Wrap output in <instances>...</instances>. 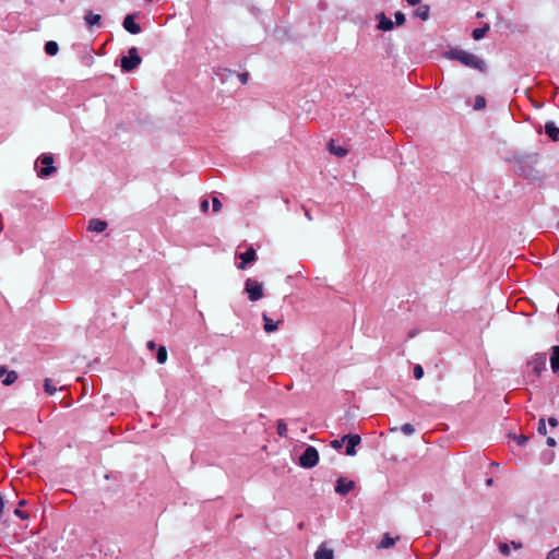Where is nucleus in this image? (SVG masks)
I'll list each match as a JSON object with an SVG mask.
<instances>
[{"label":"nucleus","mask_w":559,"mask_h":559,"mask_svg":"<svg viewBox=\"0 0 559 559\" xmlns=\"http://www.w3.org/2000/svg\"><path fill=\"white\" fill-rule=\"evenodd\" d=\"M445 57L450 60H456L463 66L478 70L480 72L486 71V62L481 58L463 49H451L445 52Z\"/></svg>","instance_id":"1"},{"label":"nucleus","mask_w":559,"mask_h":559,"mask_svg":"<svg viewBox=\"0 0 559 559\" xmlns=\"http://www.w3.org/2000/svg\"><path fill=\"white\" fill-rule=\"evenodd\" d=\"M245 292L251 301H258L264 296L263 284L253 278L246 280Z\"/></svg>","instance_id":"2"},{"label":"nucleus","mask_w":559,"mask_h":559,"mask_svg":"<svg viewBox=\"0 0 559 559\" xmlns=\"http://www.w3.org/2000/svg\"><path fill=\"white\" fill-rule=\"evenodd\" d=\"M142 62L139 51L135 47L128 50V56L121 58V68L124 72L134 70Z\"/></svg>","instance_id":"3"},{"label":"nucleus","mask_w":559,"mask_h":559,"mask_svg":"<svg viewBox=\"0 0 559 559\" xmlns=\"http://www.w3.org/2000/svg\"><path fill=\"white\" fill-rule=\"evenodd\" d=\"M319 462V452L314 447H307L299 457V464L305 468H311Z\"/></svg>","instance_id":"4"},{"label":"nucleus","mask_w":559,"mask_h":559,"mask_svg":"<svg viewBox=\"0 0 559 559\" xmlns=\"http://www.w3.org/2000/svg\"><path fill=\"white\" fill-rule=\"evenodd\" d=\"M38 160L44 165V167L37 173L38 177L47 178L56 173L57 168L52 165L53 156L51 154H44L39 157Z\"/></svg>","instance_id":"5"},{"label":"nucleus","mask_w":559,"mask_h":559,"mask_svg":"<svg viewBox=\"0 0 559 559\" xmlns=\"http://www.w3.org/2000/svg\"><path fill=\"white\" fill-rule=\"evenodd\" d=\"M238 258L241 260L237 265L238 269L245 270L248 263H252L257 260V252L252 247H249L245 252L239 253Z\"/></svg>","instance_id":"6"},{"label":"nucleus","mask_w":559,"mask_h":559,"mask_svg":"<svg viewBox=\"0 0 559 559\" xmlns=\"http://www.w3.org/2000/svg\"><path fill=\"white\" fill-rule=\"evenodd\" d=\"M345 443L346 445V454L348 456L356 455L355 448L361 442V438L359 435H345Z\"/></svg>","instance_id":"7"},{"label":"nucleus","mask_w":559,"mask_h":559,"mask_svg":"<svg viewBox=\"0 0 559 559\" xmlns=\"http://www.w3.org/2000/svg\"><path fill=\"white\" fill-rule=\"evenodd\" d=\"M355 488V483L353 480H347L344 477L337 479L335 491L342 496L347 495Z\"/></svg>","instance_id":"8"},{"label":"nucleus","mask_w":559,"mask_h":559,"mask_svg":"<svg viewBox=\"0 0 559 559\" xmlns=\"http://www.w3.org/2000/svg\"><path fill=\"white\" fill-rule=\"evenodd\" d=\"M17 379V373L13 370H8L4 366H0V380L4 385H11Z\"/></svg>","instance_id":"9"},{"label":"nucleus","mask_w":559,"mask_h":559,"mask_svg":"<svg viewBox=\"0 0 559 559\" xmlns=\"http://www.w3.org/2000/svg\"><path fill=\"white\" fill-rule=\"evenodd\" d=\"M530 366H532L533 371L535 373H540L546 366V357L544 354H537L533 357V359L530 361Z\"/></svg>","instance_id":"10"},{"label":"nucleus","mask_w":559,"mask_h":559,"mask_svg":"<svg viewBox=\"0 0 559 559\" xmlns=\"http://www.w3.org/2000/svg\"><path fill=\"white\" fill-rule=\"evenodd\" d=\"M123 27L131 34H139L141 32V27L138 23L134 22V16L132 14H129L124 17Z\"/></svg>","instance_id":"11"},{"label":"nucleus","mask_w":559,"mask_h":559,"mask_svg":"<svg viewBox=\"0 0 559 559\" xmlns=\"http://www.w3.org/2000/svg\"><path fill=\"white\" fill-rule=\"evenodd\" d=\"M377 20L379 21L378 28L384 32L391 31L393 28V22L388 19L384 13H380L377 15Z\"/></svg>","instance_id":"12"},{"label":"nucleus","mask_w":559,"mask_h":559,"mask_svg":"<svg viewBox=\"0 0 559 559\" xmlns=\"http://www.w3.org/2000/svg\"><path fill=\"white\" fill-rule=\"evenodd\" d=\"M107 228V223L102 219L93 218L88 223V230L95 233H102Z\"/></svg>","instance_id":"13"},{"label":"nucleus","mask_w":559,"mask_h":559,"mask_svg":"<svg viewBox=\"0 0 559 559\" xmlns=\"http://www.w3.org/2000/svg\"><path fill=\"white\" fill-rule=\"evenodd\" d=\"M545 132L552 141H559V128L554 122L545 124Z\"/></svg>","instance_id":"14"},{"label":"nucleus","mask_w":559,"mask_h":559,"mask_svg":"<svg viewBox=\"0 0 559 559\" xmlns=\"http://www.w3.org/2000/svg\"><path fill=\"white\" fill-rule=\"evenodd\" d=\"M329 150L337 157H344L347 154V150L342 145H337L334 141L329 143Z\"/></svg>","instance_id":"15"},{"label":"nucleus","mask_w":559,"mask_h":559,"mask_svg":"<svg viewBox=\"0 0 559 559\" xmlns=\"http://www.w3.org/2000/svg\"><path fill=\"white\" fill-rule=\"evenodd\" d=\"M550 366L554 372L559 371V346L552 347V353L550 356Z\"/></svg>","instance_id":"16"},{"label":"nucleus","mask_w":559,"mask_h":559,"mask_svg":"<svg viewBox=\"0 0 559 559\" xmlns=\"http://www.w3.org/2000/svg\"><path fill=\"white\" fill-rule=\"evenodd\" d=\"M314 559H333V550L324 546H320L314 554Z\"/></svg>","instance_id":"17"},{"label":"nucleus","mask_w":559,"mask_h":559,"mask_svg":"<svg viewBox=\"0 0 559 559\" xmlns=\"http://www.w3.org/2000/svg\"><path fill=\"white\" fill-rule=\"evenodd\" d=\"M264 321V331L266 333L275 332L278 328V322H274L272 319H270L266 314L262 316Z\"/></svg>","instance_id":"18"},{"label":"nucleus","mask_w":559,"mask_h":559,"mask_svg":"<svg viewBox=\"0 0 559 559\" xmlns=\"http://www.w3.org/2000/svg\"><path fill=\"white\" fill-rule=\"evenodd\" d=\"M100 19H102V17H100V15H99V14H94V13H92V12L87 13V14L85 15V17H84L85 23H86V25H87L88 27H92V26H94V25L98 24V23H99V21H100Z\"/></svg>","instance_id":"19"},{"label":"nucleus","mask_w":559,"mask_h":559,"mask_svg":"<svg viewBox=\"0 0 559 559\" xmlns=\"http://www.w3.org/2000/svg\"><path fill=\"white\" fill-rule=\"evenodd\" d=\"M395 544V539L390 536V534H384L381 542L378 545V548H390Z\"/></svg>","instance_id":"20"},{"label":"nucleus","mask_w":559,"mask_h":559,"mask_svg":"<svg viewBox=\"0 0 559 559\" xmlns=\"http://www.w3.org/2000/svg\"><path fill=\"white\" fill-rule=\"evenodd\" d=\"M489 31V25L488 24H485L484 27H480V28H475L472 33V36L475 40H479L481 39L486 33Z\"/></svg>","instance_id":"21"},{"label":"nucleus","mask_w":559,"mask_h":559,"mask_svg":"<svg viewBox=\"0 0 559 559\" xmlns=\"http://www.w3.org/2000/svg\"><path fill=\"white\" fill-rule=\"evenodd\" d=\"M59 50L58 44L56 41H47L45 45V51L49 56L57 55Z\"/></svg>","instance_id":"22"},{"label":"nucleus","mask_w":559,"mask_h":559,"mask_svg":"<svg viewBox=\"0 0 559 559\" xmlns=\"http://www.w3.org/2000/svg\"><path fill=\"white\" fill-rule=\"evenodd\" d=\"M167 349L165 346H159L156 354V359L159 364H165L167 361Z\"/></svg>","instance_id":"23"},{"label":"nucleus","mask_w":559,"mask_h":559,"mask_svg":"<svg viewBox=\"0 0 559 559\" xmlns=\"http://www.w3.org/2000/svg\"><path fill=\"white\" fill-rule=\"evenodd\" d=\"M415 15L421 20H427L429 16V8L427 5H421L416 9Z\"/></svg>","instance_id":"24"},{"label":"nucleus","mask_w":559,"mask_h":559,"mask_svg":"<svg viewBox=\"0 0 559 559\" xmlns=\"http://www.w3.org/2000/svg\"><path fill=\"white\" fill-rule=\"evenodd\" d=\"M277 433L281 437H287V425L282 419L277 421Z\"/></svg>","instance_id":"25"},{"label":"nucleus","mask_w":559,"mask_h":559,"mask_svg":"<svg viewBox=\"0 0 559 559\" xmlns=\"http://www.w3.org/2000/svg\"><path fill=\"white\" fill-rule=\"evenodd\" d=\"M44 388L49 395H52L57 392V388L51 383V380L49 379L45 380Z\"/></svg>","instance_id":"26"},{"label":"nucleus","mask_w":559,"mask_h":559,"mask_svg":"<svg viewBox=\"0 0 559 559\" xmlns=\"http://www.w3.org/2000/svg\"><path fill=\"white\" fill-rule=\"evenodd\" d=\"M346 439H345V435L341 438V439H335V440H332L330 445L335 449V450H340L343 444L345 443Z\"/></svg>","instance_id":"27"},{"label":"nucleus","mask_w":559,"mask_h":559,"mask_svg":"<svg viewBox=\"0 0 559 559\" xmlns=\"http://www.w3.org/2000/svg\"><path fill=\"white\" fill-rule=\"evenodd\" d=\"M401 431L406 435V436H411L415 432V428L412 424H404L402 427H401Z\"/></svg>","instance_id":"28"},{"label":"nucleus","mask_w":559,"mask_h":559,"mask_svg":"<svg viewBox=\"0 0 559 559\" xmlns=\"http://www.w3.org/2000/svg\"><path fill=\"white\" fill-rule=\"evenodd\" d=\"M413 372H414L415 379H417V380H419V379H421L424 377V369H423V367L420 365H416L414 367Z\"/></svg>","instance_id":"29"},{"label":"nucleus","mask_w":559,"mask_h":559,"mask_svg":"<svg viewBox=\"0 0 559 559\" xmlns=\"http://www.w3.org/2000/svg\"><path fill=\"white\" fill-rule=\"evenodd\" d=\"M486 105V100L483 96H477L475 99V109H483Z\"/></svg>","instance_id":"30"},{"label":"nucleus","mask_w":559,"mask_h":559,"mask_svg":"<svg viewBox=\"0 0 559 559\" xmlns=\"http://www.w3.org/2000/svg\"><path fill=\"white\" fill-rule=\"evenodd\" d=\"M546 559H559V546L551 549L548 554Z\"/></svg>","instance_id":"31"},{"label":"nucleus","mask_w":559,"mask_h":559,"mask_svg":"<svg viewBox=\"0 0 559 559\" xmlns=\"http://www.w3.org/2000/svg\"><path fill=\"white\" fill-rule=\"evenodd\" d=\"M538 432L543 436L546 435L547 432V429H546V423H545V419H539L538 421V428H537Z\"/></svg>","instance_id":"32"},{"label":"nucleus","mask_w":559,"mask_h":559,"mask_svg":"<svg viewBox=\"0 0 559 559\" xmlns=\"http://www.w3.org/2000/svg\"><path fill=\"white\" fill-rule=\"evenodd\" d=\"M499 550L502 555L508 556L510 554V545L507 543H501L499 545Z\"/></svg>","instance_id":"33"},{"label":"nucleus","mask_w":559,"mask_h":559,"mask_svg":"<svg viewBox=\"0 0 559 559\" xmlns=\"http://www.w3.org/2000/svg\"><path fill=\"white\" fill-rule=\"evenodd\" d=\"M212 205H213V211L215 213L219 212L222 209V203L217 198L212 199Z\"/></svg>","instance_id":"34"},{"label":"nucleus","mask_w":559,"mask_h":559,"mask_svg":"<svg viewBox=\"0 0 559 559\" xmlns=\"http://www.w3.org/2000/svg\"><path fill=\"white\" fill-rule=\"evenodd\" d=\"M395 21L397 25H403L405 23V15L402 12H396Z\"/></svg>","instance_id":"35"},{"label":"nucleus","mask_w":559,"mask_h":559,"mask_svg":"<svg viewBox=\"0 0 559 559\" xmlns=\"http://www.w3.org/2000/svg\"><path fill=\"white\" fill-rule=\"evenodd\" d=\"M14 514H15L16 516H19V518L23 519V520L27 519V514H26V513H24V512H22V511H21V510H19V509H16V510L14 511Z\"/></svg>","instance_id":"36"},{"label":"nucleus","mask_w":559,"mask_h":559,"mask_svg":"<svg viewBox=\"0 0 559 559\" xmlns=\"http://www.w3.org/2000/svg\"><path fill=\"white\" fill-rule=\"evenodd\" d=\"M201 210H202L203 212H207V210H209V201H207V200H203V201L201 202Z\"/></svg>","instance_id":"37"},{"label":"nucleus","mask_w":559,"mask_h":559,"mask_svg":"<svg viewBox=\"0 0 559 559\" xmlns=\"http://www.w3.org/2000/svg\"><path fill=\"white\" fill-rule=\"evenodd\" d=\"M548 424L551 426V427H557L558 426V420L554 417H550L548 419Z\"/></svg>","instance_id":"38"},{"label":"nucleus","mask_w":559,"mask_h":559,"mask_svg":"<svg viewBox=\"0 0 559 559\" xmlns=\"http://www.w3.org/2000/svg\"><path fill=\"white\" fill-rule=\"evenodd\" d=\"M146 347L150 349V350H154L155 347H156V344L154 341H148L147 344H146Z\"/></svg>","instance_id":"39"},{"label":"nucleus","mask_w":559,"mask_h":559,"mask_svg":"<svg viewBox=\"0 0 559 559\" xmlns=\"http://www.w3.org/2000/svg\"><path fill=\"white\" fill-rule=\"evenodd\" d=\"M547 445L548 447H555L556 445V440L554 438L549 437L547 439Z\"/></svg>","instance_id":"40"},{"label":"nucleus","mask_w":559,"mask_h":559,"mask_svg":"<svg viewBox=\"0 0 559 559\" xmlns=\"http://www.w3.org/2000/svg\"><path fill=\"white\" fill-rule=\"evenodd\" d=\"M511 545L516 550L522 548V544L521 543L512 542Z\"/></svg>","instance_id":"41"},{"label":"nucleus","mask_w":559,"mask_h":559,"mask_svg":"<svg viewBox=\"0 0 559 559\" xmlns=\"http://www.w3.org/2000/svg\"><path fill=\"white\" fill-rule=\"evenodd\" d=\"M421 0H407L409 5H417Z\"/></svg>","instance_id":"42"},{"label":"nucleus","mask_w":559,"mask_h":559,"mask_svg":"<svg viewBox=\"0 0 559 559\" xmlns=\"http://www.w3.org/2000/svg\"><path fill=\"white\" fill-rule=\"evenodd\" d=\"M526 441H527V438H526V437H524V436H521V437L519 438V443H520V444H524V443H526Z\"/></svg>","instance_id":"43"},{"label":"nucleus","mask_w":559,"mask_h":559,"mask_svg":"<svg viewBox=\"0 0 559 559\" xmlns=\"http://www.w3.org/2000/svg\"><path fill=\"white\" fill-rule=\"evenodd\" d=\"M491 484H492V479H491V478H489V479L487 480V485H491Z\"/></svg>","instance_id":"44"},{"label":"nucleus","mask_w":559,"mask_h":559,"mask_svg":"<svg viewBox=\"0 0 559 559\" xmlns=\"http://www.w3.org/2000/svg\"><path fill=\"white\" fill-rule=\"evenodd\" d=\"M241 80H242V82L245 83V82H246V80H247V79H246V75H242Z\"/></svg>","instance_id":"45"},{"label":"nucleus","mask_w":559,"mask_h":559,"mask_svg":"<svg viewBox=\"0 0 559 559\" xmlns=\"http://www.w3.org/2000/svg\"><path fill=\"white\" fill-rule=\"evenodd\" d=\"M306 215H307V217H308L309 219H311V216H310V214H309L308 212L306 213Z\"/></svg>","instance_id":"46"}]
</instances>
